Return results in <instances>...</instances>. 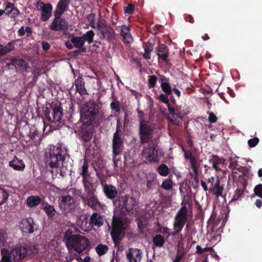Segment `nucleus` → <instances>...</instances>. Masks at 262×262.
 Segmentation results:
<instances>
[{
    "instance_id": "nucleus-56",
    "label": "nucleus",
    "mask_w": 262,
    "mask_h": 262,
    "mask_svg": "<svg viewBox=\"0 0 262 262\" xmlns=\"http://www.w3.org/2000/svg\"><path fill=\"white\" fill-rule=\"evenodd\" d=\"M259 141V139L257 137H254L249 139L248 141V145L250 147H254L258 144Z\"/></svg>"
},
{
    "instance_id": "nucleus-23",
    "label": "nucleus",
    "mask_w": 262,
    "mask_h": 262,
    "mask_svg": "<svg viewBox=\"0 0 262 262\" xmlns=\"http://www.w3.org/2000/svg\"><path fill=\"white\" fill-rule=\"evenodd\" d=\"M71 0H59L53 12L63 14L69 8Z\"/></svg>"
},
{
    "instance_id": "nucleus-7",
    "label": "nucleus",
    "mask_w": 262,
    "mask_h": 262,
    "mask_svg": "<svg viewBox=\"0 0 262 262\" xmlns=\"http://www.w3.org/2000/svg\"><path fill=\"white\" fill-rule=\"evenodd\" d=\"M75 124V132L84 143L91 141L94 134V126L92 122L80 121Z\"/></svg>"
},
{
    "instance_id": "nucleus-29",
    "label": "nucleus",
    "mask_w": 262,
    "mask_h": 262,
    "mask_svg": "<svg viewBox=\"0 0 262 262\" xmlns=\"http://www.w3.org/2000/svg\"><path fill=\"white\" fill-rule=\"evenodd\" d=\"M213 159L210 160V162L212 163V167L216 171H221L220 168V165H223L224 163L225 160L223 158H219L217 156H213Z\"/></svg>"
},
{
    "instance_id": "nucleus-61",
    "label": "nucleus",
    "mask_w": 262,
    "mask_h": 262,
    "mask_svg": "<svg viewBox=\"0 0 262 262\" xmlns=\"http://www.w3.org/2000/svg\"><path fill=\"white\" fill-rule=\"evenodd\" d=\"M120 155H113V164H114V167L116 170H118V162L120 161V158L119 157H118Z\"/></svg>"
},
{
    "instance_id": "nucleus-49",
    "label": "nucleus",
    "mask_w": 262,
    "mask_h": 262,
    "mask_svg": "<svg viewBox=\"0 0 262 262\" xmlns=\"http://www.w3.org/2000/svg\"><path fill=\"white\" fill-rule=\"evenodd\" d=\"M172 182L170 179H166L165 180L161 185V187L165 190H169L172 188Z\"/></svg>"
},
{
    "instance_id": "nucleus-20",
    "label": "nucleus",
    "mask_w": 262,
    "mask_h": 262,
    "mask_svg": "<svg viewBox=\"0 0 262 262\" xmlns=\"http://www.w3.org/2000/svg\"><path fill=\"white\" fill-rule=\"evenodd\" d=\"M240 183L241 184V186L239 187H238L234 190L232 199L230 202V203L233 202L241 201L244 196V191L246 189L247 182L246 180L244 179Z\"/></svg>"
},
{
    "instance_id": "nucleus-38",
    "label": "nucleus",
    "mask_w": 262,
    "mask_h": 262,
    "mask_svg": "<svg viewBox=\"0 0 262 262\" xmlns=\"http://www.w3.org/2000/svg\"><path fill=\"white\" fill-rule=\"evenodd\" d=\"M29 133H27L29 139L26 140V142L29 141L31 140H35L36 137H38V132L35 127L29 128Z\"/></svg>"
},
{
    "instance_id": "nucleus-1",
    "label": "nucleus",
    "mask_w": 262,
    "mask_h": 262,
    "mask_svg": "<svg viewBox=\"0 0 262 262\" xmlns=\"http://www.w3.org/2000/svg\"><path fill=\"white\" fill-rule=\"evenodd\" d=\"M67 157V154L64 149L59 146H53V148H51L48 155H47L46 164L47 166L54 168L60 167L61 164L60 174L63 177L69 171L68 166L65 162Z\"/></svg>"
},
{
    "instance_id": "nucleus-28",
    "label": "nucleus",
    "mask_w": 262,
    "mask_h": 262,
    "mask_svg": "<svg viewBox=\"0 0 262 262\" xmlns=\"http://www.w3.org/2000/svg\"><path fill=\"white\" fill-rule=\"evenodd\" d=\"M69 37L71 38V42L74 45V46L76 48H85L84 46V42L81 36L75 37L73 34H69Z\"/></svg>"
},
{
    "instance_id": "nucleus-47",
    "label": "nucleus",
    "mask_w": 262,
    "mask_h": 262,
    "mask_svg": "<svg viewBox=\"0 0 262 262\" xmlns=\"http://www.w3.org/2000/svg\"><path fill=\"white\" fill-rule=\"evenodd\" d=\"M157 77L155 75L148 76V84L149 88H153L155 86L157 81Z\"/></svg>"
},
{
    "instance_id": "nucleus-43",
    "label": "nucleus",
    "mask_w": 262,
    "mask_h": 262,
    "mask_svg": "<svg viewBox=\"0 0 262 262\" xmlns=\"http://www.w3.org/2000/svg\"><path fill=\"white\" fill-rule=\"evenodd\" d=\"M161 87L162 91L166 95H171L172 92V88L170 84L168 83H161Z\"/></svg>"
},
{
    "instance_id": "nucleus-26",
    "label": "nucleus",
    "mask_w": 262,
    "mask_h": 262,
    "mask_svg": "<svg viewBox=\"0 0 262 262\" xmlns=\"http://www.w3.org/2000/svg\"><path fill=\"white\" fill-rule=\"evenodd\" d=\"M9 165L14 170L18 171H23L25 168L24 161L16 156L14 157L13 160L9 162Z\"/></svg>"
},
{
    "instance_id": "nucleus-59",
    "label": "nucleus",
    "mask_w": 262,
    "mask_h": 262,
    "mask_svg": "<svg viewBox=\"0 0 262 262\" xmlns=\"http://www.w3.org/2000/svg\"><path fill=\"white\" fill-rule=\"evenodd\" d=\"M143 221H146V220L139 219L138 220L137 225L138 228L140 232H143L145 228V225Z\"/></svg>"
},
{
    "instance_id": "nucleus-27",
    "label": "nucleus",
    "mask_w": 262,
    "mask_h": 262,
    "mask_svg": "<svg viewBox=\"0 0 262 262\" xmlns=\"http://www.w3.org/2000/svg\"><path fill=\"white\" fill-rule=\"evenodd\" d=\"M90 224L95 225L98 227L103 224V219L102 216L96 212L92 214L90 217Z\"/></svg>"
},
{
    "instance_id": "nucleus-9",
    "label": "nucleus",
    "mask_w": 262,
    "mask_h": 262,
    "mask_svg": "<svg viewBox=\"0 0 262 262\" xmlns=\"http://www.w3.org/2000/svg\"><path fill=\"white\" fill-rule=\"evenodd\" d=\"M121 127V125L119 121H118L112 141L113 154L114 155H121L124 148V140L122 137V132Z\"/></svg>"
},
{
    "instance_id": "nucleus-35",
    "label": "nucleus",
    "mask_w": 262,
    "mask_h": 262,
    "mask_svg": "<svg viewBox=\"0 0 262 262\" xmlns=\"http://www.w3.org/2000/svg\"><path fill=\"white\" fill-rule=\"evenodd\" d=\"M152 243L156 246L161 247L165 243V239L161 234H157L153 237Z\"/></svg>"
},
{
    "instance_id": "nucleus-60",
    "label": "nucleus",
    "mask_w": 262,
    "mask_h": 262,
    "mask_svg": "<svg viewBox=\"0 0 262 262\" xmlns=\"http://www.w3.org/2000/svg\"><path fill=\"white\" fill-rule=\"evenodd\" d=\"M19 14L20 12L19 10L14 6V7H12V11L9 16L12 18H15Z\"/></svg>"
},
{
    "instance_id": "nucleus-25",
    "label": "nucleus",
    "mask_w": 262,
    "mask_h": 262,
    "mask_svg": "<svg viewBox=\"0 0 262 262\" xmlns=\"http://www.w3.org/2000/svg\"><path fill=\"white\" fill-rule=\"evenodd\" d=\"M120 36L125 43H129L133 40L132 36L130 33L128 27L126 25H122L120 27Z\"/></svg>"
},
{
    "instance_id": "nucleus-45",
    "label": "nucleus",
    "mask_w": 262,
    "mask_h": 262,
    "mask_svg": "<svg viewBox=\"0 0 262 262\" xmlns=\"http://www.w3.org/2000/svg\"><path fill=\"white\" fill-rule=\"evenodd\" d=\"M144 53L143 54V57L145 59H149L151 58L150 52L153 50V46L151 45H146L144 47Z\"/></svg>"
},
{
    "instance_id": "nucleus-34",
    "label": "nucleus",
    "mask_w": 262,
    "mask_h": 262,
    "mask_svg": "<svg viewBox=\"0 0 262 262\" xmlns=\"http://www.w3.org/2000/svg\"><path fill=\"white\" fill-rule=\"evenodd\" d=\"M110 26L105 19L101 18V17L100 16L96 25V29H97L99 32Z\"/></svg>"
},
{
    "instance_id": "nucleus-22",
    "label": "nucleus",
    "mask_w": 262,
    "mask_h": 262,
    "mask_svg": "<svg viewBox=\"0 0 262 262\" xmlns=\"http://www.w3.org/2000/svg\"><path fill=\"white\" fill-rule=\"evenodd\" d=\"M103 191L106 198L112 200H114L118 194L116 187L111 184L103 185Z\"/></svg>"
},
{
    "instance_id": "nucleus-30",
    "label": "nucleus",
    "mask_w": 262,
    "mask_h": 262,
    "mask_svg": "<svg viewBox=\"0 0 262 262\" xmlns=\"http://www.w3.org/2000/svg\"><path fill=\"white\" fill-rule=\"evenodd\" d=\"M13 64H15V68H20L23 70L27 71L29 68V65L27 62L23 58H20L18 57H14L13 60Z\"/></svg>"
},
{
    "instance_id": "nucleus-19",
    "label": "nucleus",
    "mask_w": 262,
    "mask_h": 262,
    "mask_svg": "<svg viewBox=\"0 0 262 262\" xmlns=\"http://www.w3.org/2000/svg\"><path fill=\"white\" fill-rule=\"evenodd\" d=\"M116 35L115 30L111 26L98 33V35H99L101 39L106 40L108 42H111L115 40Z\"/></svg>"
},
{
    "instance_id": "nucleus-37",
    "label": "nucleus",
    "mask_w": 262,
    "mask_h": 262,
    "mask_svg": "<svg viewBox=\"0 0 262 262\" xmlns=\"http://www.w3.org/2000/svg\"><path fill=\"white\" fill-rule=\"evenodd\" d=\"M157 171L161 176L166 177L169 174V169L166 164H162L158 167Z\"/></svg>"
},
{
    "instance_id": "nucleus-63",
    "label": "nucleus",
    "mask_w": 262,
    "mask_h": 262,
    "mask_svg": "<svg viewBox=\"0 0 262 262\" xmlns=\"http://www.w3.org/2000/svg\"><path fill=\"white\" fill-rule=\"evenodd\" d=\"M159 79L161 83H169V78L166 77L165 76L162 75H159Z\"/></svg>"
},
{
    "instance_id": "nucleus-36",
    "label": "nucleus",
    "mask_w": 262,
    "mask_h": 262,
    "mask_svg": "<svg viewBox=\"0 0 262 262\" xmlns=\"http://www.w3.org/2000/svg\"><path fill=\"white\" fill-rule=\"evenodd\" d=\"M94 36V32L91 30L87 31L81 36V37L84 40L83 41L84 43L86 41L89 44H90L93 41V38Z\"/></svg>"
},
{
    "instance_id": "nucleus-55",
    "label": "nucleus",
    "mask_w": 262,
    "mask_h": 262,
    "mask_svg": "<svg viewBox=\"0 0 262 262\" xmlns=\"http://www.w3.org/2000/svg\"><path fill=\"white\" fill-rule=\"evenodd\" d=\"M14 5L13 3L10 2H8L7 3L5 9L4 10V13L6 14V15L9 16L11 15V13L12 11V7H14Z\"/></svg>"
},
{
    "instance_id": "nucleus-64",
    "label": "nucleus",
    "mask_w": 262,
    "mask_h": 262,
    "mask_svg": "<svg viewBox=\"0 0 262 262\" xmlns=\"http://www.w3.org/2000/svg\"><path fill=\"white\" fill-rule=\"evenodd\" d=\"M10 253L8 255H3L1 262H12Z\"/></svg>"
},
{
    "instance_id": "nucleus-15",
    "label": "nucleus",
    "mask_w": 262,
    "mask_h": 262,
    "mask_svg": "<svg viewBox=\"0 0 262 262\" xmlns=\"http://www.w3.org/2000/svg\"><path fill=\"white\" fill-rule=\"evenodd\" d=\"M81 198L84 205L90 206L94 210H97L102 207V205L97 197L93 193H91L90 192H89L87 196H82Z\"/></svg>"
},
{
    "instance_id": "nucleus-50",
    "label": "nucleus",
    "mask_w": 262,
    "mask_h": 262,
    "mask_svg": "<svg viewBox=\"0 0 262 262\" xmlns=\"http://www.w3.org/2000/svg\"><path fill=\"white\" fill-rule=\"evenodd\" d=\"M7 238V234L6 232L3 229H0V247L5 246V243Z\"/></svg>"
},
{
    "instance_id": "nucleus-42",
    "label": "nucleus",
    "mask_w": 262,
    "mask_h": 262,
    "mask_svg": "<svg viewBox=\"0 0 262 262\" xmlns=\"http://www.w3.org/2000/svg\"><path fill=\"white\" fill-rule=\"evenodd\" d=\"M9 195V194L7 191L0 188V205L6 202Z\"/></svg>"
},
{
    "instance_id": "nucleus-4",
    "label": "nucleus",
    "mask_w": 262,
    "mask_h": 262,
    "mask_svg": "<svg viewBox=\"0 0 262 262\" xmlns=\"http://www.w3.org/2000/svg\"><path fill=\"white\" fill-rule=\"evenodd\" d=\"M38 253L37 247L32 243H29L16 245L11 249L10 254L14 262H19L25 258H33Z\"/></svg>"
},
{
    "instance_id": "nucleus-8",
    "label": "nucleus",
    "mask_w": 262,
    "mask_h": 262,
    "mask_svg": "<svg viewBox=\"0 0 262 262\" xmlns=\"http://www.w3.org/2000/svg\"><path fill=\"white\" fill-rule=\"evenodd\" d=\"M189 216L187 207L185 205L182 206L177 212L174 218V231L171 235L174 236L179 234L183 229Z\"/></svg>"
},
{
    "instance_id": "nucleus-11",
    "label": "nucleus",
    "mask_w": 262,
    "mask_h": 262,
    "mask_svg": "<svg viewBox=\"0 0 262 262\" xmlns=\"http://www.w3.org/2000/svg\"><path fill=\"white\" fill-rule=\"evenodd\" d=\"M54 18L49 25L50 30L55 31H64L67 34L69 24L65 18L61 17L62 14L53 12Z\"/></svg>"
},
{
    "instance_id": "nucleus-32",
    "label": "nucleus",
    "mask_w": 262,
    "mask_h": 262,
    "mask_svg": "<svg viewBox=\"0 0 262 262\" xmlns=\"http://www.w3.org/2000/svg\"><path fill=\"white\" fill-rule=\"evenodd\" d=\"M41 199L38 196H31L27 199V203L30 207L37 206L41 202Z\"/></svg>"
},
{
    "instance_id": "nucleus-16",
    "label": "nucleus",
    "mask_w": 262,
    "mask_h": 262,
    "mask_svg": "<svg viewBox=\"0 0 262 262\" xmlns=\"http://www.w3.org/2000/svg\"><path fill=\"white\" fill-rule=\"evenodd\" d=\"M40 4V10L42 12L41 14V20L43 21H47L49 19L52 15L53 10V6L50 3H44L42 1L38 0L36 2V7H38L39 5Z\"/></svg>"
},
{
    "instance_id": "nucleus-44",
    "label": "nucleus",
    "mask_w": 262,
    "mask_h": 262,
    "mask_svg": "<svg viewBox=\"0 0 262 262\" xmlns=\"http://www.w3.org/2000/svg\"><path fill=\"white\" fill-rule=\"evenodd\" d=\"M108 247L105 245H99L96 248V251L99 256L105 254L108 251Z\"/></svg>"
},
{
    "instance_id": "nucleus-21",
    "label": "nucleus",
    "mask_w": 262,
    "mask_h": 262,
    "mask_svg": "<svg viewBox=\"0 0 262 262\" xmlns=\"http://www.w3.org/2000/svg\"><path fill=\"white\" fill-rule=\"evenodd\" d=\"M169 49L165 44H161L157 49V55L158 60H162L166 63L169 62Z\"/></svg>"
},
{
    "instance_id": "nucleus-62",
    "label": "nucleus",
    "mask_w": 262,
    "mask_h": 262,
    "mask_svg": "<svg viewBox=\"0 0 262 262\" xmlns=\"http://www.w3.org/2000/svg\"><path fill=\"white\" fill-rule=\"evenodd\" d=\"M208 121L210 123H214L217 121V118L216 115L212 112L209 114Z\"/></svg>"
},
{
    "instance_id": "nucleus-31",
    "label": "nucleus",
    "mask_w": 262,
    "mask_h": 262,
    "mask_svg": "<svg viewBox=\"0 0 262 262\" xmlns=\"http://www.w3.org/2000/svg\"><path fill=\"white\" fill-rule=\"evenodd\" d=\"M44 204L45 206L42 207V209L49 218L53 217L56 212L54 206L48 203H45Z\"/></svg>"
},
{
    "instance_id": "nucleus-5",
    "label": "nucleus",
    "mask_w": 262,
    "mask_h": 262,
    "mask_svg": "<svg viewBox=\"0 0 262 262\" xmlns=\"http://www.w3.org/2000/svg\"><path fill=\"white\" fill-rule=\"evenodd\" d=\"M101 107L94 100H90L80 108V121L93 122L98 115Z\"/></svg>"
},
{
    "instance_id": "nucleus-48",
    "label": "nucleus",
    "mask_w": 262,
    "mask_h": 262,
    "mask_svg": "<svg viewBox=\"0 0 262 262\" xmlns=\"http://www.w3.org/2000/svg\"><path fill=\"white\" fill-rule=\"evenodd\" d=\"M96 15L95 13H90L86 16L88 21L90 23V26L93 29H96L95 21Z\"/></svg>"
},
{
    "instance_id": "nucleus-3",
    "label": "nucleus",
    "mask_w": 262,
    "mask_h": 262,
    "mask_svg": "<svg viewBox=\"0 0 262 262\" xmlns=\"http://www.w3.org/2000/svg\"><path fill=\"white\" fill-rule=\"evenodd\" d=\"M64 241L70 251L74 250L78 253L84 251L90 246L87 238L79 234H73L70 230L65 232Z\"/></svg>"
},
{
    "instance_id": "nucleus-54",
    "label": "nucleus",
    "mask_w": 262,
    "mask_h": 262,
    "mask_svg": "<svg viewBox=\"0 0 262 262\" xmlns=\"http://www.w3.org/2000/svg\"><path fill=\"white\" fill-rule=\"evenodd\" d=\"M169 96V95H166L165 93H162L159 95L158 99L161 102L166 105H168L169 103V101L168 97Z\"/></svg>"
},
{
    "instance_id": "nucleus-52",
    "label": "nucleus",
    "mask_w": 262,
    "mask_h": 262,
    "mask_svg": "<svg viewBox=\"0 0 262 262\" xmlns=\"http://www.w3.org/2000/svg\"><path fill=\"white\" fill-rule=\"evenodd\" d=\"M111 108L117 113L120 112V103L118 101H112L110 104Z\"/></svg>"
},
{
    "instance_id": "nucleus-14",
    "label": "nucleus",
    "mask_w": 262,
    "mask_h": 262,
    "mask_svg": "<svg viewBox=\"0 0 262 262\" xmlns=\"http://www.w3.org/2000/svg\"><path fill=\"white\" fill-rule=\"evenodd\" d=\"M59 206L64 214H68L75 208L74 199L69 195L61 196L58 199Z\"/></svg>"
},
{
    "instance_id": "nucleus-18",
    "label": "nucleus",
    "mask_w": 262,
    "mask_h": 262,
    "mask_svg": "<svg viewBox=\"0 0 262 262\" xmlns=\"http://www.w3.org/2000/svg\"><path fill=\"white\" fill-rule=\"evenodd\" d=\"M34 222L31 218H26L21 220L19 227L23 233L31 234L34 231Z\"/></svg>"
},
{
    "instance_id": "nucleus-41",
    "label": "nucleus",
    "mask_w": 262,
    "mask_h": 262,
    "mask_svg": "<svg viewBox=\"0 0 262 262\" xmlns=\"http://www.w3.org/2000/svg\"><path fill=\"white\" fill-rule=\"evenodd\" d=\"M89 166V163L86 161H84L82 166L79 168V174L80 176H84L86 175H90L88 170Z\"/></svg>"
},
{
    "instance_id": "nucleus-39",
    "label": "nucleus",
    "mask_w": 262,
    "mask_h": 262,
    "mask_svg": "<svg viewBox=\"0 0 262 262\" xmlns=\"http://www.w3.org/2000/svg\"><path fill=\"white\" fill-rule=\"evenodd\" d=\"M189 162L190 163L191 167L195 173V178L194 179H197L198 175V167L197 166V160L195 157H193L190 159H189Z\"/></svg>"
},
{
    "instance_id": "nucleus-40",
    "label": "nucleus",
    "mask_w": 262,
    "mask_h": 262,
    "mask_svg": "<svg viewBox=\"0 0 262 262\" xmlns=\"http://www.w3.org/2000/svg\"><path fill=\"white\" fill-rule=\"evenodd\" d=\"M82 177V182L84 185V188L90 192V187L92 186V182L90 180V175H86Z\"/></svg>"
},
{
    "instance_id": "nucleus-46",
    "label": "nucleus",
    "mask_w": 262,
    "mask_h": 262,
    "mask_svg": "<svg viewBox=\"0 0 262 262\" xmlns=\"http://www.w3.org/2000/svg\"><path fill=\"white\" fill-rule=\"evenodd\" d=\"M78 50L71 51L69 53V55L72 57H76L79 55H82V53L86 52V48H78Z\"/></svg>"
},
{
    "instance_id": "nucleus-12",
    "label": "nucleus",
    "mask_w": 262,
    "mask_h": 262,
    "mask_svg": "<svg viewBox=\"0 0 262 262\" xmlns=\"http://www.w3.org/2000/svg\"><path fill=\"white\" fill-rule=\"evenodd\" d=\"M136 200L128 195L120 196L114 201V204L116 207L124 209L126 211L133 210L136 205Z\"/></svg>"
},
{
    "instance_id": "nucleus-6",
    "label": "nucleus",
    "mask_w": 262,
    "mask_h": 262,
    "mask_svg": "<svg viewBox=\"0 0 262 262\" xmlns=\"http://www.w3.org/2000/svg\"><path fill=\"white\" fill-rule=\"evenodd\" d=\"M44 114L49 122L57 123L58 126L61 123L63 124L61 120L63 111L59 103H52L49 108L46 107L44 110Z\"/></svg>"
},
{
    "instance_id": "nucleus-53",
    "label": "nucleus",
    "mask_w": 262,
    "mask_h": 262,
    "mask_svg": "<svg viewBox=\"0 0 262 262\" xmlns=\"http://www.w3.org/2000/svg\"><path fill=\"white\" fill-rule=\"evenodd\" d=\"M212 248L210 247H206L204 248H202L200 245H197L196 247V252L195 253L197 254H202L204 252H208L211 251Z\"/></svg>"
},
{
    "instance_id": "nucleus-10",
    "label": "nucleus",
    "mask_w": 262,
    "mask_h": 262,
    "mask_svg": "<svg viewBox=\"0 0 262 262\" xmlns=\"http://www.w3.org/2000/svg\"><path fill=\"white\" fill-rule=\"evenodd\" d=\"M154 127L147 122L141 120L139 125V135L141 144L153 141Z\"/></svg>"
},
{
    "instance_id": "nucleus-58",
    "label": "nucleus",
    "mask_w": 262,
    "mask_h": 262,
    "mask_svg": "<svg viewBox=\"0 0 262 262\" xmlns=\"http://www.w3.org/2000/svg\"><path fill=\"white\" fill-rule=\"evenodd\" d=\"M15 42V40H11L9 41L6 46H5L9 53L14 49Z\"/></svg>"
},
{
    "instance_id": "nucleus-33",
    "label": "nucleus",
    "mask_w": 262,
    "mask_h": 262,
    "mask_svg": "<svg viewBox=\"0 0 262 262\" xmlns=\"http://www.w3.org/2000/svg\"><path fill=\"white\" fill-rule=\"evenodd\" d=\"M210 190L213 192L217 196H221L223 190V186L220 185L219 181H217L214 185L210 188Z\"/></svg>"
},
{
    "instance_id": "nucleus-51",
    "label": "nucleus",
    "mask_w": 262,
    "mask_h": 262,
    "mask_svg": "<svg viewBox=\"0 0 262 262\" xmlns=\"http://www.w3.org/2000/svg\"><path fill=\"white\" fill-rule=\"evenodd\" d=\"M135 9V6L133 4H128L124 7V13L126 14L131 15L134 13Z\"/></svg>"
},
{
    "instance_id": "nucleus-2",
    "label": "nucleus",
    "mask_w": 262,
    "mask_h": 262,
    "mask_svg": "<svg viewBox=\"0 0 262 262\" xmlns=\"http://www.w3.org/2000/svg\"><path fill=\"white\" fill-rule=\"evenodd\" d=\"M130 223L125 212L121 210L114 211L112 220V237L114 242H119L124 236L125 230Z\"/></svg>"
},
{
    "instance_id": "nucleus-57",
    "label": "nucleus",
    "mask_w": 262,
    "mask_h": 262,
    "mask_svg": "<svg viewBox=\"0 0 262 262\" xmlns=\"http://www.w3.org/2000/svg\"><path fill=\"white\" fill-rule=\"evenodd\" d=\"M255 194L262 198V184H260L256 185L254 189Z\"/></svg>"
},
{
    "instance_id": "nucleus-24",
    "label": "nucleus",
    "mask_w": 262,
    "mask_h": 262,
    "mask_svg": "<svg viewBox=\"0 0 262 262\" xmlns=\"http://www.w3.org/2000/svg\"><path fill=\"white\" fill-rule=\"evenodd\" d=\"M75 85L76 91L79 93L80 95H84L88 94L87 91L85 88V82L82 76H79L75 81Z\"/></svg>"
},
{
    "instance_id": "nucleus-17",
    "label": "nucleus",
    "mask_w": 262,
    "mask_h": 262,
    "mask_svg": "<svg viewBox=\"0 0 262 262\" xmlns=\"http://www.w3.org/2000/svg\"><path fill=\"white\" fill-rule=\"evenodd\" d=\"M128 262H140L142 258V252L137 248H130L126 254Z\"/></svg>"
},
{
    "instance_id": "nucleus-13",
    "label": "nucleus",
    "mask_w": 262,
    "mask_h": 262,
    "mask_svg": "<svg viewBox=\"0 0 262 262\" xmlns=\"http://www.w3.org/2000/svg\"><path fill=\"white\" fill-rule=\"evenodd\" d=\"M159 147L154 141L144 147L142 151V156L150 162L158 161V156Z\"/></svg>"
}]
</instances>
